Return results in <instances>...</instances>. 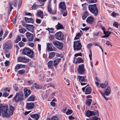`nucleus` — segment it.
Here are the masks:
<instances>
[{
    "label": "nucleus",
    "instance_id": "cd10ccee",
    "mask_svg": "<svg viewBox=\"0 0 120 120\" xmlns=\"http://www.w3.org/2000/svg\"><path fill=\"white\" fill-rule=\"evenodd\" d=\"M9 108L10 109L9 113H10V115L11 116L13 114L14 109V107L11 106H9Z\"/></svg>",
    "mask_w": 120,
    "mask_h": 120
},
{
    "label": "nucleus",
    "instance_id": "c756f323",
    "mask_svg": "<svg viewBox=\"0 0 120 120\" xmlns=\"http://www.w3.org/2000/svg\"><path fill=\"white\" fill-rule=\"evenodd\" d=\"M108 85V82L107 81L105 82L104 83H101L100 84V86L102 88H106Z\"/></svg>",
    "mask_w": 120,
    "mask_h": 120
},
{
    "label": "nucleus",
    "instance_id": "680f3d73",
    "mask_svg": "<svg viewBox=\"0 0 120 120\" xmlns=\"http://www.w3.org/2000/svg\"><path fill=\"white\" fill-rule=\"evenodd\" d=\"M46 0H38L43 5L44 4V2Z\"/></svg>",
    "mask_w": 120,
    "mask_h": 120
},
{
    "label": "nucleus",
    "instance_id": "5701e85b",
    "mask_svg": "<svg viewBox=\"0 0 120 120\" xmlns=\"http://www.w3.org/2000/svg\"><path fill=\"white\" fill-rule=\"evenodd\" d=\"M43 13L42 11H38L36 14L38 16H39L41 18H43Z\"/></svg>",
    "mask_w": 120,
    "mask_h": 120
},
{
    "label": "nucleus",
    "instance_id": "09e8293b",
    "mask_svg": "<svg viewBox=\"0 0 120 120\" xmlns=\"http://www.w3.org/2000/svg\"><path fill=\"white\" fill-rule=\"evenodd\" d=\"M5 66L6 67L8 66H9L10 64V62L8 60H6L4 63Z\"/></svg>",
    "mask_w": 120,
    "mask_h": 120
},
{
    "label": "nucleus",
    "instance_id": "a211bd4d",
    "mask_svg": "<svg viewBox=\"0 0 120 120\" xmlns=\"http://www.w3.org/2000/svg\"><path fill=\"white\" fill-rule=\"evenodd\" d=\"M47 47L48 49V51H52L53 50V46L51 44L49 43H48L47 45Z\"/></svg>",
    "mask_w": 120,
    "mask_h": 120
},
{
    "label": "nucleus",
    "instance_id": "8fccbe9b",
    "mask_svg": "<svg viewBox=\"0 0 120 120\" xmlns=\"http://www.w3.org/2000/svg\"><path fill=\"white\" fill-rule=\"evenodd\" d=\"M111 15L113 17H116L117 16H118L119 14L117 13H114L113 12L111 14Z\"/></svg>",
    "mask_w": 120,
    "mask_h": 120
},
{
    "label": "nucleus",
    "instance_id": "473e14b6",
    "mask_svg": "<svg viewBox=\"0 0 120 120\" xmlns=\"http://www.w3.org/2000/svg\"><path fill=\"white\" fill-rule=\"evenodd\" d=\"M55 52H50L49 53V55L48 58L51 59L54 57L55 56Z\"/></svg>",
    "mask_w": 120,
    "mask_h": 120
},
{
    "label": "nucleus",
    "instance_id": "de8ad7c7",
    "mask_svg": "<svg viewBox=\"0 0 120 120\" xmlns=\"http://www.w3.org/2000/svg\"><path fill=\"white\" fill-rule=\"evenodd\" d=\"M18 45L20 47H22L24 46L25 44L24 43L21 41L19 43Z\"/></svg>",
    "mask_w": 120,
    "mask_h": 120
},
{
    "label": "nucleus",
    "instance_id": "412c9836",
    "mask_svg": "<svg viewBox=\"0 0 120 120\" xmlns=\"http://www.w3.org/2000/svg\"><path fill=\"white\" fill-rule=\"evenodd\" d=\"M30 116L34 120H37L39 118V116L37 114L31 115Z\"/></svg>",
    "mask_w": 120,
    "mask_h": 120
},
{
    "label": "nucleus",
    "instance_id": "49530a36",
    "mask_svg": "<svg viewBox=\"0 0 120 120\" xmlns=\"http://www.w3.org/2000/svg\"><path fill=\"white\" fill-rule=\"evenodd\" d=\"M98 118L96 116H94L90 119V120H98Z\"/></svg>",
    "mask_w": 120,
    "mask_h": 120
},
{
    "label": "nucleus",
    "instance_id": "37998d69",
    "mask_svg": "<svg viewBox=\"0 0 120 120\" xmlns=\"http://www.w3.org/2000/svg\"><path fill=\"white\" fill-rule=\"evenodd\" d=\"M94 45L95 46H99V48H100V49H101L102 52H103V49H102V48L101 46H99V45L98 43H97V42H94Z\"/></svg>",
    "mask_w": 120,
    "mask_h": 120
},
{
    "label": "nucleus",
    "instance_id": "72a5a7b5",
    "mask_svg": "<svg viewBox=\"0 0 120 120\" xmlns=\"http://www.w3.org/2000/svg\"><path fill=\"white\" fill-rule=\"evenodd\" d=\"M92 100L90 99H87L86 101V104L88 106H90Z\"/></svg>",
    "mask_w": 120,
    "mask_h": 120
},
{
    "label": "nucleus",
    "instance_id": "6e6d98bb",
    "mask_svg": "<svg viewBox=\"0 0 120 120\" xmlns=\"http://www.w3.org/2000/svg\"><path fill=\"white\" fill-rule=\"evenodd\" d=\"M52 0H49L48 3V5L47 6V8L51 7V2Z\"/></svg>",
    "mask_w": 120,
    "mask_h": 120
},
{
    "label": "nucleus",
    "instance_id": "e2e57ef3",
    "mask_svg": "<svg viewBox=\"0 0 120 120\" xmlns=\"http://www.w3.org/2000/svg\"><path fill=\"white\" fill-rule=\"evenodd\" d=\"M90 28L89 27H86L85 28H82L81 29L82 30H86V31L88 30Z\"/></svg>",
    "mask_w": 120,
    "mask_h": 120
},
{
    "label": "nucleus",
    "instance_id": "b1692460",
    "mask_svg": "<svg viewBox=\"0 0 120 120\" xmlns=\"http://www.w3.org/2000/svg\"><path fill=\"white\" fill-rule=\"evenodd\" d=\"M30 49L27 48H24L23 50V54L26 55L27 54H28V53Z\"/></svg>",
    "mask_w": 120,
    "mask_h": 120
},
{
    "label": "nucleus",
    "instance_id": "393cba45",
    "mask_svg": "<svg viewBox=\"0 0 120 120\" xmlns=\"http://www.w3.org/2000/svg\"><path fill=\"white\" fill-rule=\"evenodd\" d=\"M56 28L57 30L63 29L64 28L63 26L59 23H58L57 25L56 26Z\"/></svg>",
    "mask_w": 120,
    "mask_h": 120
},
{
    "label": "nucleus",
    "instance_id": "13d9d810",
    "mask_svg": "<svg viewBox=\"0 0 120 120\" xmlns=\"http://www.w3.org/2000/svg\"><path fill=\"white\" fill-rule=\"evenodd\" d=\"M12 4L11 2L9 3V8L10 10L11 11L12 9H13V7H12Z\"/></svg>",
    "mask_w": 120,
    "mask_h": 120
},
{
    "label": "nucleus",
    "instance_id": "f704fd0d",
    "mask_svg": "<svg viewBox=\"0 0 120 120\" xmlns=\"http://www.w3.org/2000/svg\"><path fill=\"white\" fill-rule=\"evenodd\" d=\"M33 86L36 89H40L42 88V86L41 85H38L36 83H35L33 84Z\"/></svg>",
    "mask_w": 120,
    "mask_h": 120
},
{
    "label": "nucleus",
    "instance_id": "dca6fc26",
    "mask_svg": "<svg viewBox=\"0 0 120 120\" xmlns=\"http://www.w3.org/2000/svg\"><path fill=\"white\" fill-rule=\"evenodd\" d=\"M24 94L25 98H26L30 94L31 91L29 90H27L26 89H24Z\"/></svg>",
    "mask_w": 120,
    "mask_h": 120
},
{
    "label": "nucleus",
    "instance_id": "c9c22d12",
    "mask_svg": "<svg viewBox=\"0 0 120 120\" xmlns=\"http://www.w3.org/2000/svg\"><path fill=\"white\" fill-rule=\"evenodd\" d=\"M83 62V60L82 58L81 57H78L77 58L76 61L75 62V64L77 63H80Z\"/></svg>",
    "mask_w": 120,
    "mask_h": 120
},
{
    "label": "nucleus",
    "instance_id": "79ce46f5",
    "mask_svg": "<svg viewBox=\"0 0 120 120\" xmlns=\"http://www.w3.org/2000/svg\"><path fill=\"white\" fill-rule=\"evenodd\" d=\"M81 35L80 33H78L76 35L74 38L75 40H77L79 39Z\"/></svg>",
    "mask_w": 120,
    "mask_h": 120
},
{
    "label": "nucleus",
    "instance_id": "0eeeda50",
    "mask_svg": "<svg viewBox=\"0 0 120 120\" xmlns=\"http://www.w3.org/2000/svg\"><path fill=\"white\" fill-rule=\"evenodd\" d=\"M78 71V72L80 74H84L85 69L84 68L83 64H82L79 65Z\"/></svg>",
    "mask_w": 120,
    "mask_h": 120
},
{
    "label": "nucleus",
    "instance_id": "603ef678",
    "mask_svg": "<svg viewBox=\"0 0 120 120\" xmlns=\"http://www.w3.org/2000/svg\"><path fill=\"white\" fill-rule=\"evenodd\" d=\"M11 88L9 87H7L4 89V90L5 92H9L10 91Z\"/></svg>",
    "mask_w": 120,
    "mask_h": 120
},
{
    "label": "nucleus",
    "instance_id": "774afa93",
    "mask_svg": "<svg viewBox=\"0 0 120 120\" xmlns=\"http://www.w3.org/2000/svg\"><path fill=\"white\" fill-rule=\"evenodd\" d=\"M54 38V36L53 35H52L50 36L49 37V38L51 41H52L53 40Z\"/></svg>",
    "mask_w": 120,
    "mask_h": 120
},
{
    "label": "nucleus",
    "instance_id": "864d4df0",
    "mask_svg": "<svg viewBox=\"0 0 120 120\" xmlns=\"http://www.w3.org/2000/svg\"><path fill=\"white\" fill-rule=\"evenodd\" d=\"M105 44L108 46L110 45L111 47L112 46L110 42L109 41H106Z\"/></svg>",
    "mask_w": 120,
    "mask_h": 120
},
{
    "label": "nucleus",
    "instance_id": "f8f14e48",
    "mask_svg": "<svg viewBox=\"0 0 120 120\" xmlns=\"http://www.w3.org/2000/svg\"><path fill=\"white\" fill-rule=\"evenodd\" d=\"M34 106V103L33 102L28 103L27 104L26 108L28 109H32L33 108Z\"/></svg>",
    "mask_w": 120,
    "mask_h": 120
},
{
    "label": "nucleus",
    "instance_id": "f03ea898",
    "mask_svg": "<svg viewBox=\"0 0 120 120\" xmlns=\"http://www.w3.org/2000/svg\"><path fill=\"white\" fill-rule=\"evenodd\" d=\"M88 8L89 11L95 15L97 14L98 11L97 6L95 4L89 5L88 6Z\"/></svg>",
    "mask_w": 120,
    "mask_h": 120
},
{
    "label": "nucleus",
    "instance_id": "052dcab7",
    "mask_svg": "<svg viewBox=\"0 0 120 120\" xmlns=\"http://www.w3.org/2000/svg\"><path fill=\"white\" fill-rule=\"evenodd\" d=\"M17 0H15L13 3L14 6L16 7L17 5Z\"/></svg>",
    "mask_w": 120,
    "mask_h": 120
},
{
    "label": "nucleus",
    "instance_id": "69168bd1",
    "mask_svg": "<svg viewBox=\"0 0 120 120\" xmlns=\"http://www.w3.org/2000/svg\"><path fill=\"white\" fill-rule=\"evenodd\" d=\"M34 82V81L32 80H30L28 81L27 82L29 84H31Z\"/></svg>",
    "mask_w": 120,
    "mask_h": 120
},
{
    "label": "nucleus",
    "instance_id": "39448f33",
    "mask_svg": "<svg viewBox=\"0 0 120 120\" xmlns=\"http://www.w3.org/2000/svg\"><path fill=\"white\" fill-rule=\"evenodd\" d=\"M23 96L22 94L17 93L14 98L13 100L15 102H18L19 101H21L22 100Z\"/></svg>",
    "mask_w": 120,
    "mask_h": 120
},
{
    "label": "nucleus",
    "instance_id": "4c0bfd02",
    "mask_svg": "<svg viewBox=\"0 0 120 120\" xmlns=\"http://www.w3.org/2000/svg\"><path fill=\"white\" fill-rule=\"evenodd\" d=\"M11 46L10 45H9L7 44H5L4 47L3 48L4 49H11Z\"/></svg>",
    "mask_w": 120,
    "mask_h": 120
},
{
    "label": "nucleus",
    "instance_id": "ea45409f",
    "mask_svg": "<svg viewBox=\"0 0 120 120\" xmlns=\"http://www.w3.org/2000/svg\"><path fill=\"white\" fill-rule=\"evenodd\" d=\"M21 39V38L20 36L19 35L18 36L15 41V43H17L19 41H20Z\"/></svg>",
    "mask_w": 120,
    "mask_h": 120
},
{
    "label": "nucleus",
    "instance_id": "c85d7f7f",
    "mask_svg": "<svg viewBox=\"0 0 120 120\" xmlns=\"http://www.w3.org/2000/svg\"><path fill=\"white\" fill-rule=\"evenodd\" d=\"M19 31L20 33L24 34L27 30L24 28L23 27L19 29Z\"/></svg>",
    "mask_w": 120,
    "mask_h": 120
},
{
    "label": "nucleus",
    "instance_id": "4468645a",
    "mask_svg": "<svg viewBox=\"0 0 120 120\" xmlns=\"http://www.w3.org/2000/svg\"><path fill=\"white\" fill-rule=\"evenodd\" d=\"M77 78L80 82H85L87 80L86 79H85L84 77L80 75H78Z\"/></svg>",
    "mask_w": 120,
    "mask_h": 120
},
{
    "label": "nucleus",
    "instance_id": "e433bc0d",
    "mask_svg": "<svg viewBox=\"0 0 120 120\" xmlns=\"http://www.w3.org/2000/svg\"><path fill=\"white\" fill-rule=\"evenodd\" d=\"M53 63L52 61H49L48 63V66L49 68H51L53 67Z\"/></svg>",
    "mask_w": 120,
    "mask_h": 120
},
{
    "label": "nucleus",
    "instance_id": "338daca9",
    "mask_svg": "<svg viewBox=\"0 0 120 120\" xmlns=\"http://www.w3.org/2000/svg\"><path fill=\"white\" fill-rule=\"evenodd\" d=\"M36 21L37 23L39 24L41 22V20L38 19H36Z\"/></svg>",
    "mask_w": 120,
    "mask_h": 120
},
{
    "label": "nucleus",
    "instance_id": "0e129e2a",
    "mask_svg": "<svg viewBox=\"0 0 120 120\" xmlns=\"http://www.w3.org/2000/svg\"><path fill=\"white\" fill-rule=\"evenodd\" d=\"M78 56H82V53H76L74 55V56L75 57H77Z\"/></svg>",
    "mask_w": 120,
    "mask_h": 120
},
{
    "label": "nucleus",
    "instance_id": "6e6552de",
    "mask_svg": "<svg viewBox=\"0 0 120 120\" xmlns=\"http://www.w3.org/2000/svg\"><path fill=\"white\" fill-rule=\"evenodd\" d=\"M26 35L28 39V41H32L34 39L33 35L29 32H27L26 34Z\"/></svg>",
    "mask_w": 120,
    "mask_h": 120
},
{
    "label": "nucleus",
    "instance_id": "1a4fd4ad",
    "mask_svg": "<svg viewBox=\"0 0 120 120\" xmlns=\"http://www.w3.org/2000/svg\"><path fill=\"white\" fill-rule=\"evenodd\" d=\"M18 60L19 62L26 63L28 62L30 60L29 59L26 58L25 57H18Z\"/></svg>",
    "mask_w": 120,
    "mask_h": 120
},
{
    "label": "nucleus",
    "instance_id": "f3484780",
    "mask_svg": "<svg viewBox=\"0 0 120 120\" xmlns=\"http://www.w3.org/2000/svg\"><path fill=\"white\" fill-rule=\"evenodd\" d=\"M26 55L30 58H32L34 56V52L32 50L30 49L28 54H27Z\"/></svg>",
    "mask_w": 120,
    "mask_h": 120
},
{
    "label": "nucleus",
    "instance_id": "7c9ffc66",
    "mask_svg": "<svg viewBox=\"0 0 120 120\" xmlns=\"http://www.w3.org/2000/svg\"><path fill=\"white\" fill-rule=\"evenodd\" d=\"M88 15V12L87 11H85L82 16V19L84 20H85Z\"/></svg>",
    "mask_w": 120,
    "mask_h": 120
},
{
    "label": "nucleus",
    "instance_id": "2f4dec72",
    "mask_svg": "<svg viewBox=\"0 0 120 120\" xmlns=\"http://www.w3.org/2000/svg\"><path fill=\"white\" fill-rule=\"evenodd\" d=\"M47 9L48 12L51 14H54L56 13V11H52L51 7L47 8Z\"/></svg>",
    "mask_w": 120,
    "mask_h": 120
},
{
    "label": "nucleus",
    "instance_id": "bf43d9fd",
    "mask_svg": "<svg viewBox=\"0 0 120 120\" xmlns=\"http://www.w3.org/2000/svg\"><path fill=\"white\" fill-rule=\"evenodd\" d=\"M113 26H115L116 28H118V23L116 22H115L113 24Z\"/></svg>",
    "mask_w": 120,
    "mask_h": 120
},
{
    "label": "nucleus",
    "instance_id": "c03bdc74",
    "mask_svg": "<svg viewBox=\"0 0 120 120\" xmlns=\"http://www.w3.org/2000/svg\"><path fill=\"white\" fill-rule=\"evenodd\" d=\"M59 120L58 118L56 116H52L51 118V120Z\"/></svg>",
    "mask_w": 120,
    "mask_h": 120
},
{
    "label": "nucleus",
    "instance_id": "7ed1b4c3",
    "mask_svg": "<svg viewBox=\"0 0 120 120\" xmlns=\"http://www.w3.org/2000/svg\"><path fill=\"white\" fill-rule=\"evenodd\" d=\"M73 47L74 49L75 50L79 51L81 49L82 46L80 41H74Z\"/></svg>",
    "mask_w": 120,
    "mask_h": 120
},
{
    "label": "nucleus",
    "instance_id": "ddd939ff",
    "mask_svg": "<svg viewBox=\"0 0 120 120\" xmlns=\"http://www.w3.org/2000/svg\"><path fill=\"white\" fill-rule=\"evenodd\" d=\"M96 112L93 111H91L90 110H88L86 113V115L87 117L94 115L96 114Z\"/></svg>",
    "mask_w": 120,
    "mask_h": 120
},
{
    "label": "nucleus",
    "instance_id": "a878e982",
    "mask_svg": "<svg viewBox=\"0 0 120 120\" xmlns=\"http://www.w3.org/2000/svg\"><path fill=\"white\" fill-rule=\"evenodd\" d=\"M25 66L21 64H18L17 65L15 68V69H18L21 68H24Z\"/></svg>",
    "mask_w": 120,
    "mask_h": 120
},
{
    "label": "nucleus",
    "instance_id": "a19ab883",
    "mask_svg": "<svg viewBox=\"0 0 120 120\" xmlns=\"http://www.w3.org/2000/svg\"><path fill=\"white\" fill-rule=\"evenodd\" d=\"M38 8V5L37 4H34L32 5V9L36 10Z\"/></svg>",
    "mask_w": 120,
    "mask_h": 120
},
{
    "label": "nucleus",
    "instance_id": "5fc2aeb1",
    "mask_svg": "<svg viewBox=\"0 0 120 120\" xmlns=\"http://www.w3.org/2000/svg\"><path fill=\"white\" fill-rule=\"evenodd\" d=\"M9 95V94L6 92H5L3 93V97H7Z\"/></svg>",
    "mask_w": 120,
    "mask_h": 120
},
{
    "label": "nucleus",
    "instance_id": "2eb2a0df",
    "mask_svg": "<svg viewBox=\"0 0 120 120\" xmlns=\"http://www.w3.org/2000/svg\"><path fill=\"white\" fill-rule=\"evenodd\" d=\"M110 88L109 86H108L106 89L105 91L104 92V94L106 96H108L110 94Z\"/></svg>",
    "mask_w": 120,
    "mask_h": 120
},
{
    "label": "nucleus",
    "instance_id": "3c124183",
    "mask_svg": "<svg viewBox=\"0 0 120 120\" xmlns=\"http://www.w3.org/2000/svg\"><path fill=\"white\" fill-rule=\"evenodd\" d=\"M18 72L19 73V74L21 75H22L25 72V71L23 69L22 70H20Z\"/></svg>",
    "mask_w": 120,
    "mask_h": 120
},
{
    "label": "nucleus",
    "instance_id": "f257e3e1",
    "mask_svg": "<svg viewBox=\"0 0 120 120\" xmlns=\"http://www.w3.org/2000/svg\"><path fill=\"white\" fill-rule=\"evenodd\" d=\"M8 105H4L0 104V115L4 117H8L10 116Z\"/></svg>",
    "mask_w": 120,
    "mask_h": 120
},
{
    "label": "nucleus",
    "instance_id": "20e7f679",
    "mask_svg": "<svg viewBox=\"0 0 120 120\" xmlns=\"http://www.w3.org/2000/svg\"><path fill=\"white\" fill-rule=\"evenodd\" d=\"M53 44L58 49L61 50L63 48V43L60 42L56 41H53Z\"/></svg>",
    "mask_w": 120,
    "mask_h": 120
},
{
    "label": "nucleus",
    "instance_id": "bb28decb",
    "mask_svg": "<svg viewBox=\"0 0 120 120\" xmlns=\"http://www.w3.org/2000/svg\"><path fill=\"white\" fill-rule=\"evenodd\" d=\"M25 20L27 22L33 23L34 22V20L32 18H28L25 17Z\"/></svg>",
    "mask_w": 120,
    "mask_h": 120
},
{
    "label": "nucleus",
    "instance_id": "58836bf2",
    "mask_svg": "<svg viewBox=\"0 0 120 120\" xmlns=\"http://www.w3.org/2000/svg\"><path fill=\"white\" fill-rule=\"evenodd\" d=\"M35 99L34 96L32 95L30 96L28 98V101H33Z\"/></svg>",
    "mask_w": 120,
    "mask_h": 120
},
{
    "label": "nucleus",
    "instance_id": "9d476101",
    "mask_svg": "<svg viewBox=\"0 0 120 120\" xmlns=\"http://www.w3.org/2000/svg\"><path fill=\"white\" fill-rule=\"evenodd\" d=\"M34 26L32 25L28 24L26 28L28 30L32 32H33L34 30Z\"/></svg>",
    "mask_w": 120,
    "mask_h": 120
},
{
    "label": "nucleus",
    "instance_id": "6ab92c4d",
    "mask_svg": "<svg viewBox=\"0 0 120 120\" xmlns=\"http://www.w3.org/2000/svg\"><path fill=\"white\" fill-rule=\"evenodd\" d=\"M61 60V58L57 59L54 60L53 61V65L56 67Z\"/></svg>",
    "mask_w": 120,
    "mask_h": 120
},
{
    "label": "nucleus",
    "instance_id": "4be33fe9",
    "mask_svg": "<svg viewBox=\"0 0 120 120\" xmlns=\"http://www.w3.org/2000/svg\"><path fill=\"white\" fill-rule=\"evenodd\" d=\"M91 92V88L89 86L86 88L85 91V94H90Z\"/></svg>",
    "mask_w": 120,
    "mask_h": 120
},
{
    "label": "nucleus",
    "instance_id": "a18cd8bd",
    "mask_svg": "<svg viewBox=\"0 0 120 120\" xmlns=\"http://www.w3.org/2000/svg\"><path fill=\"white\" fill-rule=\"evenodd\" d=\"M72 110H71L70 109H68L66 112V113L67 114H70L72 112Z\"/></svg>",
    "mask_w": 120,
    "mask_h": 120
},
{
    "label": "nucleus",
    "instance_id": "aec40b11",
    "mask_svg": "<svg viewBox=\"0 0 120 120\" xmlns=\"http://www.w3.org/2000/svg\"><path fill=\"white\" fill-rule=\"evenodd\" d=\"M94 19L92 16L88 17L86 20V22L90 24H92L93 23L94 21Z\"/></svg>",
    "mask_w": 120,
    "mask_h": 120
},
{
    "label": "nucleus",
    "instance_id": "423d86ee",
    "mask_svg": "<svg viewBox=\"0 0 120 120\" xmlns=\"http://www.w3.org/2000/svg\"><path fill=\"white\" fill-rule=\"evenodd\" d=\"M55 36L57 39L60 40H63L64 39V36L61 32H57L55 34Z\"/></svg>",
    "mask_w": 120,
    "mask_h": 120
},
{
    "label": "nucleus",
    "instance_id": "9b49d317",
    "mask_svg": "<svg viewBox=\"0 0 120 120\" xmlns=\"http://www.w3.org/2000/svg\"><path fill=\"white\" fill-rule=\"evenodd\" d=\"M59 7L63 10H65L66 8L65 2H60L59 5Z\"/></svg>",
    "mask_w": 120,
    "mask_h": 120
},
{
    "label": "nucleus",
    "instance_id": "4d7b16f0",
    "mask_svg": "<svg viewBox=\"0 0 120 120\" xmlns=\"http://www.w3.org/2000/svg\"><path fill=\"white\" fill-rule=\"evenodd\" d=\"M47 30H48L49 31V32L50 33H53V31L54 30V29L52 28H48L47 29Z\"/></svg>",
    "mask_w": 120,
    "mask_h": 120
}]
</instances>
